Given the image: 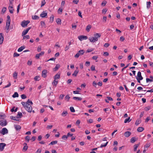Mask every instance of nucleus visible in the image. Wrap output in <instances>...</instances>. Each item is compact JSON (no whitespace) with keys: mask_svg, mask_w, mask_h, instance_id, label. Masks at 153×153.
Wrapping results in <instances>:
<instances>
[{"mask_svg":"<svg viewBox=\"0 0 153 153\" xmlns=\"http://www.w3.org/2000/svg\"><path fill=\"white\" fill-rule=\"evenodd\" d=\"M22 114L21 112H18L17 114V117L19 118H20L22 117Z\"/></svg>","mask_w":153,"mask_h":153,"instance_id":"79ce46f5","label":"nucleus"},{"mask_svg":"<svg viewBox=\"0 0 153 153\" xmlns=\"http://www.w3.org/2000/svg\"><path fill=\"white\" fill-rule=\"evenodd\" d=\"M7 20L6 21V26L5 27L6 32L8 33L9 31V27L10 26V17L9 15L7 16Z\"/></svg>","mask_w":153,"mask_h":153,"instance_id":"7ed1b4c3","label":"nucleus"},{"mask_svg":"<svg viewBox=\"0 0 153 153\" xmlns=\"http://www.w3.org/2000/svg\"><path fill=\"white\" fill-rule=\"evenodd\" d=\"M108 143V142H106V143H105L104 144H102L100 146V147L101 148H102L103 147H105L107 145Z\"/></svg>","mask_w":153,"mask_h":153,"instance_id":"c03bdc74","label":"nucleus"},{"mask_svg":"<svg viewBox=\"0 0 153 153\" xmlns=\"http://www.w3.org/2000/svg\"><path fill=\"white\" fill-rule=\"evenodd\" d=\"M19 56V54L16 53H14L13 54L14 57H18Z\"/></svg>","mask_w":153,"mask_h":153,"instance_id":"13d9d810","label":"nucleus"},{"mask_svg":"<svg viewBox=\"0 0 153 153\" xmlns=\"http://www.w3.org/2000/svg\"><path fill=\"white\" fill-rule=\"evenodd\" d=\"M42 151V149H38L36 152V153H40Z\"/></svg>","mask_w":153,"mask_h":153,"instance_id":"338daca9","label":"nucleus"},{"mask_svg":"<svg viewBox=\"0 0 153 153\" xmlns=\"http://www.w3.org/2000/svg\"><path fill=\"white\" fill-rule=\"evenodd\" d=\"M124 38L123 36H121L120 38V40L121 41L123 42L124 40Z\"/></svg>","mask_w":153,"mask_h":153,"instance_id":"0e129e2a","label":"nucleus"},{"mask_svg":"<svg viewBox=\"0 0 153 153\" xmlns=\"http://www.w3.org/2000/svg\"><path fill=\"white\" fill-rule=\"evenodd\" d=\"M73 99L75 100H81L82 99V98L79 97H73Z\"/></svg>","mask_w":153,"mask_h":153,"instance_id":"4c0bfd02","label":"nucleus"},{"mask_svg":"<svg viewBox=\"0 0 153 153\" xmlns=\"http://www.w3.org/2000/svg\"><path fill=\"white\" fill-rule=\"evenodd\" d=\"M58 81H56V80H54L53 81V82L52 83V84L53 85L55 86H56L57 84L58 83Z\"/></svg>","mask_w":153,"mask_h":153,"instance_id":"2f4dec72","label":"nucleus"},{"mask_svg":"<svg viewBox=\"0 0 153 153\" xmlns=\"http://www.w3.org/2000/svg\"><path fill=\"white\" fill-rule=\"evenodd\" d=\"M151 2L149 1L146 2V7L148 9H149L151 7Z\"/></svg>","mask_w":153,"mask_h":153,"instance_id":"412c9836","label":"nucleus"},{"mask_svg":"<svg viewBox=\"0 0 153 153\" xmlns=\"http://www.w3.org/2000/svg\"><path fill=\"white\" fill-rule=\"evenodd\" d=\"M131 120L130 119V117H129L128 118L124 120V123H126L127 122H129Z\"/></svg>","mask_w":153,"mask_h":153,"instance_id":"c9c22d12","label":"nucleus"},{"mask_svg":"<svg viewBox=\"0 0 153 153\" xmlns=\"http://www.w3.org/2000/svg\"><path fill=\"white\" fill-rule=\"evenodd\" d=\"M98 58V56H95L92 57V59L94 60H96Z\"/></svg>","mask_w":153,"mask_h":153,"instance_id":"bf43d9fd","label":"nucleus"},{"mask_svg":"<svg viewBox=\"0 0 153 153\" xmlns=\"http://www.w3.org/2000/svg\"><path fill=\"white\" fill-rule=\"evenodd\" d=\"M54 18V16L52 15L50 17L49 22L51 23H52L53 21Z\"/></svg>","mask_w":153,"mask_h":153,"instance_id":"c756f323","label":"nucleus"},{"mask_svg":"<svg viewBox=\"0 0 153 153\" xmlns=\"http://www.w3.org/2000/svg\"><path fill=\"white\" fill-rule=\"evenodd\" d=\"M32 19L33 20L37 19L39 18V17L36 15L32 16Z\"/></svg>","mask_w":153,"mask_h":153,"instance_id":"e433bc0d","label":"nucleus"},{"mask_svg":"<svg viewBox=\"0 0 153 153\" xmlns=\"http://www.w3.org/2000/svg\"><path fill=\"white\" fill-rule=\"evenodd\" d=\"M25 48V46H22L18 49V51L19 52H21Z\"/></svg>","mask_w":153,"mask_h":153,"instance_id":"5701e85b","label":"nucleus"},{"mask_svg":"<svg viewBox=\"0 0 153 153\" xmlns=\"http://www.w3.org/2000/svg\"><path fill=\"white\" fill-rule=\"evenodd\" d=\"M140 144V143H139L135 144L134 146V151H137V149L139 146Z\"/></svg>","mask_w":153,"mask_h":153,"instance_id":"c85d7f7f","label":"nucleus"},{"mask_svg":"<svg viewBox=\"0 0 153 153\" xmlns=\"http://www.w3.org/2000/svg\"><path fill=\"white\" fill-rule=\"evenodd\" d=\"M68 112L67 111H64L62 113L61 115L63 117H65L66 116Z\"/></svg>","mask_w":153,"mask_h":153,"instance_id":"7c9ffc66","label":"nucleus"},{"mask_svg":"<svg viewBox=\"0 0 153 153\" xmlns=\"http://www.w3.org/2000/svg\"><path fill=\"white\" fill-rule=\"evenodd\" d=\"M47 13L45 11H43L40 14V16L42 18L45 17L47 16Z\"/></svg>","mask_w":153,"mask_h":153,"instance_id":"ddd939ff","label":"nucleus"},{"mask_svg":"<svg viewBox=\"0 0 153 153\" xmlns=\"http://www.w3.org/2000/svg\"><path fill=\"white\" fill-rule=\"evenodd\" d=\"M18 73L16 71H15L13 74V77L15 79L17 78Z\"/></svg>","mask_w":153,"mask_h":153,"instance_id":"393cba45","label":"nucleus"},{"mask_svg":"<svg viewBox=\"0 0 153 153\" xmlns=\"http://www.w3.org/2000/svg\"><path fill=\"white\" fill-rule=\"evenodd\" d=\"M60 77V74L59 73L57 74L54 76V79L55 80L59 79Z\"/></svg>","mask_w":153,"mask_h":153,"instance_id":"a211bd4d","label":"nucleus"},{"mask_svg":"<svg viewBox=\"0 0 153 153\" xmlns=\"http://www.w3.org/2000/svg\"><path fill=\"white\" fill-rule=\"evenodd\" d=\"M60 67V65L59 64H56L55 67L53 69V70L54 71H57L58 69Z\"/></svg>","mask_w":153,"mask_h":153,"instance_id":"cd10ccee","label":"nucleus"},{"mask_svg":"<svg viewBox=\"0 0 153 153\" xmlns=\"http://www.w3.org/2000/svg\"><path fill=\"white\" fill-rule=\"evenodd\" d=\"M78 38L81 41L82 40H84V39L85 40V39H87L88 38V37L86 36H79L78 37Z\"/></svg>","mask_w":153,"mask_h":153,"instance_id":"f8f14e48","label":"nucleus"},{"mask_svg":"<svg viewBox=\"0 0 153 153\" xmlns=\"http://www.w3.org/2000/svg\"><path fill=\"white\" fill-rule=\"evenodd\" d=\"M7 124V123L6 120H3L0 121V125L2 126H6Z\"/></svg>","mask_w":153,"mask_h":153,"instance_id":"9b49d317","label":"nucleus"},{"mask_svg":"<svg viewBox=\"0 0 153 153\" xmlns=\"http://www.w3.org/2000/svg\"><path fill=\"white\" fill-rule=\"evenodd\" d=\"M62 11V9L61 8H59L58 10V13L59 14H61Z\"/></svg>","mask_w":153,"mask_h":153,"instance_id":"de8ad7c7","label":"nucleus"},{"mask_svg":"<svg viewBox=\"0 0 153 153\" xmlns=\"http://www.w3.org/2000/svg\"><path fill=\"white\" fill-rule=\"evenodd\" d=\"M131 134V133L130 131H127L124 133V135L126 137H128Z\"/></svg>","mask_w":153,"mask_h":153,"instance_id":"dca6fc26","label":"nucleus"},{"mask_svg":"<svg viewBox=\"0 0 153 153\" xmlns=\"http://www.w3.org/2000/svg\"><path fill=\"white\" fill-rule=\"evenodd\" d=\"M46 2L45 1H42L41 5V7H42L45 4Z\"/></svg>","mask_w":153,"mask_h":153,"instance_id":"052dcab7","label":"nucleus"},{"mask_svg":"<svg viewBox=\"0 0 153 153\" xmlns=\"http://www.w3.org/2000/svg\"><path fill=\"white\" fill-rule=\"evenodd\" d=\"M94 50L93 48H88L87 49L86 53H89L93 51Z\"/></svg>","mask_w":153,"mask_h":153,"instance_id":"a19ab883","label":"nucleus"},{"mask_svg":"<svg viewBox=\"0 0 153 153\" xmlns=\"http://www.w3.org/2000/svg\"><path fill=\"white\" fill-rule=\"evenodd\" d=\"M0 133L2 135H4L8 133V131L7 129L5 128H3L2 130L0 131Z\"/></svg>","mask_w":153,"mask_h":153,"instance_id":"423d86ee","label":"nucleus"},{"mask_svg":"<svg viewBox=\"0 0 153 153\" xmlns=\"http://www.w3.org/2000/svg\"><path fill=\"white\" fill-rule=\"evenodd\" d=\"M136 140L135 138L134 137H133L131 139L130 141L132 143H134Z\"/></svg>","mask_w":153,"mask_h":153,"instance_id":"ea45409f","label":"nucleus"},{"mask_svg":"<svg viewBox=\"0 0 153 153\" xmlns=\"http://www.w3.org/2000/svg\"><path fill=\"white\" fill-rule=\"evenodd\" d=\"M41 25L42 27H44L45 26V23L44 22L41 21L40 22Z\"/></svg>","mask_w":153,"mask_h":153,"instance_id":"5fc2aeb1","label":"nucleus"},{"mask_svg":"<svg viewBox=\"0 0 153 153\" xmlns=\"http://www.w3.org/2000/svg\"><path fill=\"white\" fill-rule=\"evenodd\" d=\"M151 106H148L146 107H145L144 108V110L145 111H147L151 109Z\"/></svg>","mask_w":153,"mask_h":153,"instance_id":"37998d69","label":"nucleus"},{"mask_svg":"<svg viewBox=\"0 0 153 153\" xmlns=\"http://www.w3.org/2000/svg\"><path fill=\"white\" fill-rule=\"evenodd\" d=\"M31 27H29L27 28L26 30H24L22 33V36H23L27 34L29 30L31 29Z\"/></svg>","mask_w":153,"mask_h":153,"instance_id":"6e6552de","label":"nucleus"},{"mask_svg":"<svg viewBox=\"0 0 153 153\" xmlns=\"http://www.w3.org/2000/svg\"><path fill=\"white\" fill-rule=\"evenodd\" d=\"M146 82L147 83L148 82H152L153 81L152 79H150L148 78H146Z\"/></svg>","mask_w":153,"mask_h":153,"instance_id":"09e8293b","label":"nucleus"},{"mask_svg":"<svg viewBox=\"0 0 153 153\" xmlns=\"http://www.w3.org/2000/svg\"><path fill=\"white\" fill-rule=\"evenodd\" d=\"M91 26L90 25H88L86 27V30L88 32H89L90 31V30L91 28Z\"/></svg>","mask_w":153,"mask_h":153,"instance_id":"bb28decb","label":"nucleus"},{"mask_svg":"<svg viewBox=\"0 0 153 153\" xmlns=\"http://www.w3.org/2000/svg\"><path fill=\"white\" fill-rule=\"evenodd\" d=\"M4 40V37L2 33H0V44L2 43Z\"/></svg>","mask_w":153,"mask_h":153,"instance_id":"4468645a","label":"nucleus"},{"mask_svg":"<svg viewBox=\"0 0 153 153\" xmlns=\"http://www.w3.org/2000/svg\"><path fill=\"white\" fill-rule=\"evenodd\" d=\"M6 144L4 143H0V151H2L4 149Z\"/></svg>","mask_w":153,"mask_h":153,"instance_id":"1a4fd4ad","label":"nucleus"},{"mask_svg":"<svg viewBox=\"0 0 153 153\" xmlns=\"http://www.w3.org/2000/svg\"><path fill=\"white\" fill-rule=\"evenodd\" d=\"M10 118L11 119L13 120H17V118L16 117H13V116H11L10 117Z\"/></svg>","mask_w":153,"mask_h":153,"instance_id":"6e6d98bb","label":"nucleus"},{"mask_svg":"<svg viewBox=\"0 0 153 153\" xmlns=\"http://www.w3.org/2000/svg\"><path fill=\"white\" fill-rule=\"evenodd\" d=\"M41 50H42L41 47V46H39L37 48V51L38 52H39L41 51Z\"/></svg>","mask_w":153,"mask_h":153,"instance_id":"4d7b16f0","label":"nucleus"},{"mask_svg":"<svg viewBox=\"0 0 153 153\" xmlns=\"http://www.w3.org/2000/svg\"><path fill=\"white\" fill-rule=\"evenodd\" d=\"M70 110L72 112H74L75 110L73 107H71L70 108Z\"/></svg>","mask_w":153,"mask_h":153,"instance_id":"49530a36","label":"nucleus"},{"mask_svg":"<svg viewBox=\"0 0 153 153\" xmlns=\"http://www.w3.org/2000/svg\"><path fill=\"white\" fill-rule=\"evenodd\" d=\"M56 22L58 25H61V20L59 18H58L56 19Z\"/></svg>","mask_w":153,"mask_h":153,"instance_id":"b1692460","label":"nucleus"},{"mask_svg":"<svg viewBox=\"0 0 153 153\" xmlns=\"http://www.w3.org/2000/svg\"><path fill=\"white\" fill-rule=\"evenodd\" d=\"M21 97L22 99H24L27 98V97L25 94H23L21 95Z\"/></svg>","mask_w":153,"mask_h":153,"instance_id":"8fccbe9b","label":"nucleus"},{"mask_svg":"<svg viewBox=\"0 0 153 153\" xmlns=\"http://www.w3.org/2000/svg\"><path fill=\"white\" fill-rule=\"evenodd\" d=\"M70 47V46H69V45H66L65 48V51H67V50H68L69 49Z\"/></svg>","mask_w":153,"mask_h":153,"instance_id":"774afa93","label":"nucleus"},{"mask_svg":"<svg viewBox=\"0 0 153 153\" xmlns=\"http://www.w3.org/2000/svg\"><path fill=\"white\" fill-rule=\"evenodd\" d=\"M138 78L140 80H142L143 79V77L141 76V73L140 71H139L137 73V74Z\"/></svg>","mask_w":153,"mask_h":153,"instance_id":"2eb2a0df","label":"nucleus"},{"mask_svg":"<svg viewBox=\"0 0 153 153\" xmlns=\"http://www.w3.org/2000/svg\"><path fill=\"white\" fill-rule=\"evenodd\" d=\"M45 53L44 51H42L40 53L36 54V58L37 59H39L40 56H42V55H43Z\"/></svg>","mask_w":153,"mask_h":153,"instance_id":"9d476101","label":"nucleus"},{"mask_svg":"<svg viewBox=\"0 0 153 153\" xmlns=\"http://www.w3.org/2000/svg\"><path fill=\"white\" fill-rule=\"evenodd\" d=\"M141 123V121L140 120H137L136 121L135 125L136 126L138 125Z\"/></svg>","mask_w":153,"mask_h":153,"instance_id":"a18cd8bd","label":"nucleus"},{"mask_svg":"<svg viewBox=\"0 0 153 153\" xmlns=\"http://www.w3.org/2000/svg\"><path fill=\"white\" fill-rule=\"evenodd\" d=\"M94 37H91L89 38V40L91 42H94L98 40V38L101 36L100 33H96L94 35Z\"/></svg>","mask_w":153,"mask_h":153,"instance_id":"f03ea898","label":"nucleus"},{"mask_svg":"<svg viewBox=\"0 0 153 153\" xmlns=\"http://www.w3.org/2000/svg\"><path fill=\"white\" fill-rule=\"evenodd\" d=\"M84 51L83 50H81L79 51L78 53L75 55L74 57L78 58L80 55H82L84 53Z\"/></svg>","mask_w":153,"mask_h":153,"instance_id":"20e7f679","label":"nucleus"},{"mask_svg":"<svg viewBox=\"0 0 153 153\" xmlns=\"http://www.w3.org/2000/svg\"><path fill=\"white\" fill-rule=\"evenodd\" d=\"M18 97H19V94L17 92H15L14 94L12 95V97L13 98Z\"/></svg>","mask_w":153,"mask_h":153,"instance_id":"72a5a7b5","label":"nucleus"},{"mask_svg":"<svg viewBox=\"0 0 153 153\" xmlns=\"http://www.w3.org/2000/svg\"><path fill=\"white\" fill-rule=\"evenodd\" d=\"M34 79L36 81H39L40 79V76H36L34 78Z\"/></svg>","mask_w":153,"mask_h":153,"instance_id":"473e14b6","label":"nucleus"},{"mask_svg":"<svg viewBox=\"0 0 153 153\" xmlns=\"http://www.w3.org/2000/svg\"><path fill=\"white\" fill-rule=\"evenodd\" d=\"M91 69L92 71H94L95 70V66L94 65H92L91 67Z\"/></svg>","mask_w":153,"mask_h":153,"instance_id":"603ef678","label":"nucleus"},{"mask_svg":"<svg viewBox=\"0 0 153 153\" xmlns=\"http://www.w3.org/2000/svg\"><path fill=\"white\" fill-rule=\"evenodd\" d=\"M30 21L29 20H24L21 23V25L24 27L27 26V25L29 24Z\"/></svg>","mask_w":153,"mask_h":153,"instance_id":"39448f33","label":"nucleus"},{"mask_svg":"<svg viewBox=\"0 0 153 153\" xmlns=\"http://www.w3.org/2000/svg\"><path fill=\"white\" fill-rule=\"evenodd\" d=\"M79 70L78 69L76 70L72 74V76H76L79 72Z\"/></svg>","mask_w":153,"mask_h":153,"instance_id":"f3484780","label":"nucleus"},{"mask_svg":"<svg viewBox=\"0 0 153 153\" xmlns=\"http://www.w3.org/2000/svg\"><path fill=\"white\" fill-rule=\"evenodd\" d=\"M48 73V71L47 70L45 69L42 71V76L44 78H45L47 76V74Z\"/></svg>","mask_w":153,"mask_h":153,"instance_id":"0eeeda50","label":"nucleus"},{"mask_svg":"<svg viewBox=\"0 0 153 153\" xmlns=\"http://www.w3.org/2000/svg\"><path fill=\"white\" fill-rule=\"evenodd\" d=\"M15 128L17 130H19L21 128V127L19 125H16L14 126Z\"/></svg>","mask_w":153,"mask_h":153,"instance_id":"4be33fe9","label":"nucleus"},{"mask_svg":"<svg viewBox=\"0 0 153 153\" xmlns=\"http://www.w3.org/2000/svg\"><path fill=\"white\" fill-rule=\"evenodd\" d=\"M7 10V8L5 7H3L1 10V13L3 14H4L6 12Z\"/></svg>","mask_w":153,"mask_h":153,"instance_id":"58836bf2","label":"nucleus"},{"mask_svg":"<svg viewBox=\"0 0 153 153\" xmlns=\"http://www.w3.org/2000/svg\"><path fill=\"white\" fill-rule=\"evenodd\" d=\"M79 67L81 69L83 68V64L82 63H81L79 64Z\"/></svg>","mask_w":153,"mask_h":153,"instance_id":"e2e57ef3","label":"nucleus"},{"mask_svg":"<svg viewBox=\"0 0 153 153\" xmlns=\"http://www.w3.org/2000/svg\"><path fill=\"white\" fill-rule=\"evenodd\" d=\"M6 117V116L4 114L3 115L0 114V119H3Z\"/></svg>","mask_w":153,"mask_h":153,"instance_id":"864d4df0","label":"nucleus"},{"mask_svg":"<svg viewBox=\"0 0 153 153\" xmlns=\"http://www.w3.org/2000/svg\"><path fill=\"white\" fill-rule=\"evenodd\" d=\"M107 3L106 1H104L101 4V5L102 6H105Z\"/></svg>","mask_w":153,"mask_h":153,"instance_id":"3c124183","label":"nucleus"},{"mask_svg":"<svg viewBox=\"0 0 153 153\" xmlns=\"http://www.w3.org/2000/svg\"><path fill=\"white\" fill-rule=\"evenodd\" d=\"M24 146L23 147V150H24L25 151H26L28 148V146H27V144L26 143H24Z\"/></svg>","mask_w":153,"mask_h":153,"instance_id":"aec40b11","label":"nucleus"},{"mask_svg":"<svg viewBox=\"0 0 153 153\" xmlns=\"http://www.w3.org/2000/svg\"><path fill=\"white\" fill-rule=\"evenodd\" d=\"M144 130V128L143 127H139L137 129V131L138 132L142 131Z\"/></svg>","mask_w":153,"mask_h":153,"instance_id":"a878e982","label":"nucleus"},{"mask_svg":"<svg viewBox=\"0 0 153 153\" xmlns=\"http://www.w3.org/2000/svg\"><path fill=\"white\" fill-rule=\"evenodd\" d=\"M107 10L105 9H103L102 10V13L104 14H105L106 12H107Z\"/></svg>","mask_w":153,"mask_h":153,"instance_id":"680f3d73","label":"nucleus"},{"mask_svg":"<svg viewBox=\"0 0 153 153\" xmlns=\"http://www.w3.org/2000/svg\"><path fill=\"white\" fill-rule=\"evenodd\" d=\"M107 17L103 16V21L104 22H106V21Z\"/></svg>","mask_w":153,"mask_h":153,"instance_id":"69168bd1","label":"nucleus"},{"mask_svg":"<svg viewBox=\"0 0 153 153\" xmlns=\"http://www.w3.org/2000/svg\"><path fill=\"white\" fill-rule=\"evenodd\" d=\"M57 141L56 140L52 141L50 143L49 145H53L55 144H57Z\"/></svg>","mask_w":153,"mask_h":153,"instance_id":"f704fd0d","label":"nucleus"},{"mask_svg":"<svg viewBox=\"0 0 153 153\" xmlns=\"http://www.w3.org/2000/svg\"><path fill=\"white\" fill-rule=\"evenodd\" d=\"M21 103L25 109L28 112L31 113L32 112V108L31 105L33 104L32 101L28 99L26 102H22Z\"/></svg>","mask_w":153,"mask_h":153,"instance_id":"f257e3e1","label":"nucleus"},{"mask_svg":"<svg viewBox=\"0 0 153 153\" xmlns=\"http://www.w3.org/2000/svg\"><path fill=\"white\" fill-rule=\"evenodd\" d=\"M8 9L10 13H13L14 9L12 6H10L8 7Z\"/></svg>","mask_w":153,"mask_h":153,"instance_id":"6ab92c4d","label":"nucleus"}]
</instances>
